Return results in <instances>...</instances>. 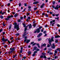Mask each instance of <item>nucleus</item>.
I'll use <instances>...</instances> for the list:
<instances>
[{
    "label": "nucleus",
    "mask_w": 60,
    "mask_h": 60,
    "mask_svg": "<svg viewBox=\"0 0 60 60\" xmlns=\"http://www.w3.org/2000/svg\"><path fill=\"white\" fill-rule=\"evenodd\" d=\"M45 17H48V15L47 14L46 15H45Z\"/></svg>",
    "instance_id": "47"
},
{
    "label": "nucleus",
    "mask_w": 60,
    "mask_h": 60,
    "mask_svg": "<svg viewBox=\"0 0 60 60\" xmlns=\"http://www.w3.org/2000/svg\"><path fill=\"white\" fill-rule=\"evenodd\" d=\"M27 30V28L26 27L24 29V31H26Z\"/></svg>",
    "instance_id": "44"
},
{
    "label": "nucleus",
    "mask_w": 60,
    "mask_h": 60,
    "mask_svg": "<svg viewBox=\"0 0 60 60\" xmlns=\"http://www.w3.org/2000/svg\"><path fill=\"white\" fill-rule=\"evenodd\" d=\"M58 5H57L56 6V7H55V10H58V8H58Z\"/></svg>",
    "instance_id": "14"
},
{
    "label": "nucleus",
    "mask_w": 60,
    "mask_h": 60,
    "mask_svg": "<svg viewBox=\"0 0 60 60\" xmlns=\"http://www.w3.org/2000/svg\"><path fill=\"white\" fill-rule=\"evenodd\" d=\"M17 56V55H14V56H13V58H15V57Z\"/></svg>",
    "instance_id": "27"
},
{
    "label": "nucleus",
    "mask_w": 60,
    "mask_h": 60,
    "mask_svg": "<svg viewBox=\"0 0 60 60\" xmlns=\"http://www.w3.org/2000/svg\"><path fill=\"white\" fill-rule=\"evenodd\" d=\"M2 41L3 42H6L8 41V43L9 44H10L11 43L9 40H8V39H5V38H4V37L2 38Z\"/></svg>",
    "instance_id": "3"
},
{
    "label": "nucleus",
    "mask_w": 60,
    "mask_h": 60,
    "mask_svg": "<svg viewBox=\"0 0 60 60\" xmlns=\"http://www.w3.org/2000/svg\"><path fill=\"white\" fill-rule=\"evenodd\" d=\"M24 39H25L24 40V42H26V41L27 40V39H26L27 38V36H25L24 37Z\"/></svg>",
    "instance_id": "12"
},
{
    "label": "nucleus",
    "mask_w": 60,
    "mask_h": 60,
    "mask_svg": "<svg viewBox=\"0 0 60 60\" xmlns=\"http://www.w3.org/2000/svg\"><path fill=\"white\" fill-rule=\"evenodd\" d=\"M56 50L57 51H60V49H56Z\"/></svg>",
    "instance_id": "50"
},
{
    "label": "nucleus",
    "mask_w": 60,
    "mask_h": 60,
    "mask_svg": "<svg viewBox=\"0 0 60 60\" xmlns=\"http://www.w3.org/2000/svg\"><path fill=\"white\" fill-rule=\"evenodd\" d=\"M44 5H45V4H42V5H41V7H40L41 8H43V7H44Z\"/></svg>",
    "instance_id": "15"
},
{
    "label": "nucleus",
    "mask_w": 60,
    "mask_h": 60,
    "mask_svg": "<svg viewBox=\"0 0 60 60\" xmlns=\"http://www.w3.org/2000/svg\"><path fill=\"white\" fill-rule=\"evenodd\" d=\"M52 22H55V20H53L52 21Z\"/></svg>",
    "instance_id": "58"
},
{
    "label": "nucleus",
    "mask_w": 60,
    "mask_h": 60,
    "mask_svg": "<svg viewBox=\"0 0 60 60\" xmlns=\"http://www.w3.org/2000/svg\"><path fill=\"white\" fill-rule=\"evenodd\" d=\"M20 21H21V20H20V19H19V20H18V22H20Z\"/></svg>",
    "instance_id": "62"
},
{
    "label": "nucleus",
    "mask_w": 60,
    "mask_h": 60,
    "mask_svg": "<svg viewBox=\"0 0 60 60\" xmlns=\"http://www.w3.org/2000/svg\"><path fill=\"white\" fill-rule=\"evenodd\" d=\"M15 26H14V28L15 29H17V31L19 30L20 29L19 27V26L17 25L16 23L15 22L14 23Z\"/></svg>",
    "instance_id": "4"
},
{
    "label": "nucleus",
    "mask_w": 60,
    "mask_h": 60,
    "mask_svg": "<svg viewBox=\"0 0 60 60\" xmlns=\"http://www.w3.org/2000/svg\"><path fill=\"white\" fill-rule=\"evenodd\" d=\"M22 50H21L20 51V53H22Z\"/></svg>",
    "instance_id": "61"
},
{
    "label": "nucleus",
    "mask_w": 60,
    "mask_h": 60,
    "mask_svg": "<svg viewBox=\"0 0 60 60\" xmlns=\"http://www.w3.org/2000/svg\"><path fill=\"white\" fill-rule=\"evenodd\" d=\"M13 16L12 15H9L8 16V18H5V20H9L10 19H11V18H13Z\"/></svg>",
    "instance_id": "6"
},
{
    "label": "nucleus",
    "mask_w": 60,
    "mask_h": 60,
    "mask_svg": "<svg viewBox=\"0 0 60 60\" xmlns=\"http://www.w3.org/2000/svg\"><path fill=\"white\" fill-rule=\"evenodd\" d=\"M28 11H31V10L30 9H28Z\"/></svg>",
    "instance_id": "54"
},
{
    "label": "nucleus",
    "mask_w": 60,
    "mask_h": 60,
    "mask_svg": "<svg viewBox=\"0 0 60 60\" xmlns=\"http://www.w3.org/2000/svg\"><path fill=\"white\" fill-rule=\"evenodd\" d=\"M55 15L56 14H52V16H54L56 15Z\"/></svg>",
    "instance_id": "63"
},
{
    "label": "nucleus",
    "mask_w": 60,
    "mask_h": 60,
    "mask_svg": "<svg viewBox=\"0 0 60 60\" xmlns=\"http://www.w3.org/2000/svg\"><path fill=\"white\" fill-rule=\"evenodd\" d=\"M10 3H8L7 4V6H10Z\"/></svg>",
    "instance_id": "45"
},
{
    "label": "nucleus",
    "mask_w": 60,
    "mask_h": 60,
    "mask_svg": "<svg viewBox=\"0 0 60 60\" xmlns=\"http://www.w3.org/2000/svg\"><path fill=\"white\" fill-rule=\"evenodd\" d=\"M39 12V11H37V12H36V13H37L38 14V12Z\"/></svg>",
    "instance_id": "64"
},
{
    "label": "nucleus",
    "mask_w": 60,
    "mask_h": 60,
    "mask_svg": "<svg viewBox=\"0 0 60 60\" xmlns=\"http://www.w3.org/2000/svg\"><path fill=\"white\" fill-rule=\"evenodd\" d=\"M26 33H27L26 31L24 32L23 34V36H22V37L23 38H24V37H25V36H26V35L28 34V33H27L26 34Z\"/></svg>",
    "instance_id": "7"
},
{
    "label": "nucleus",
    "mask_w": 60,
    "mask_h": 60,
    "mask_svg": "<svg viewBox=\"0 0 60 60\" xmlns=\"http://www.w3.org/2000/svg\"><path fill=\"white\" fill-rule=\"evenodd\" d=\"M53 46L51 47V48H52V49H55V44H54V43H53L52 44Z\"/></svg>",
    "instance_id": "11"
},
{
    "label": "nucleus",
    "mask_w": 60,
    "mask_h": 60,
    "mask_svg": "<svg viewBox=\"0 0 60 60\" xmlns=\"http://www.w3.org/2000/svg\"><path fill=\"white\" fill-rule=\"evenodd\" d=\"M43 58L45 59H46L47 58L46 57V56H45V55H44V57H43Z\"/></svg>",
    "instance_id": "32"
},
{
    "label": "nucleus",
    "mask_w": 60,
    "mask_h": 60,
    "mask_svg": "<svg viewBox=\"0 0 60 60\" xmlns=\"http://www.w3.org/2000/svg\"><path fill=\"white\" fill-rule=\"evenodd\" d=\"M23 19V18L22 17H20V19Z\"/></svg>",
    "instance_id": "60"
},
{
    "label": "nucleus",
    "mask_w": 60,
    "mask_h": 60,
    "mask_svg": "<svg viewBox=\"0 0 60 60\" xmlns=\"http://www.w3.org/2000/svg\"><path fill=\"white\" fill-rule=\"evenodd\" d=\"M42 28V26H40L39 27V28H38L36 29V30L34 31V33L36 34L37 33H39L40 32V29H41Z\"/></svg>",
    "instance_id": "2"
},
{
    "label": "nucleus",
    "mask_w": 60,
    "mask_h": 60,
    "mask_svg": "<svg viewBox=\"0 0 60 60\" xmlns=\"http://www.w3.org/2000/svg\"><path fill=\"white\" fill-rule=\"evenodd\" d=\"M59 19V17H57V18H55V19H57V20H58V19Z\"/></svg>",
    "instance_id": "55"
},
{
    "label": "nucleus",
    "mask_w": 60,
    "mask_h": 60,
    "mask_svg": "<svg viewBox=\"0 0 60 60\" xmlns=\"http://www.w3.org/2000/svg\"><path fill=\"white\" fill-rule=\"evenodd\" d=\"M36 44H37V45L38 46V48H40V46H39V43H34L32 45V46H34Z\"/></svg>",
    "instance_id": "8"
},
{
    "label": "nucleus",
    "mask_w": 60,
    "mask_h": 60,
    "mask_svg": "<svg viewBox=\"0 0 60 60\" xmlns=\"http://www.w3.org/2000/svg\"><path fill=\"white\" fill-rule=\"evenodd\" d=\"M46 46V44H45V43H44V44H43V45H41V48H42L43 47H45V46Z\"/></svg>",
    "instance_id": "13"
},
{
    "label": "nucleus",
    "mask_w": 60,
    "mask_h": 60,
    "mask_svg": "<svg viewBox=\"0 0 60 60\" xmlns=\"http://www.w3.org/2000/svg\"><path fill=\"white\" fill-rule=\"evenodd\" d=\"M52 8H53L55 9V6H53V5H52Z\"/></svg>",
    "instance_id": "38"
},
{
    "label": "nucleus",
    "mask_w": 60,
    "mask_h": 60,
    "mask_svg": "<svg viewBox=\"0 0 60 60\" xmlns=\"http://www.w3.org/2000/svg\"><path fill=\"white\" fill-rule=\"evenodd\" d=\"M53 22H52V21H50V25H51V24H52L53 23Z\"/></svg>",
    "instance_id": "40"
},
{
    "label": "nucleus",
    "mask_w": 60,
    "mask_h": 60,
    "mask_svg": "<svg viewBox=\"0 0 60 60\" xmlns=\"http://www.w3.org/2000/svg\"><path fill=\"white\" fill-rule=\"evenodd\" d=\"M28 9H30L31 8V7L30 6H28Z\"/></svg>",
    "instance_id": "59"
},
{
    "label": "nucleus",
    "mask_w": 60,
    "mask_h": 60,
    "mask_svg": "<svg viewBox=\"0 0 60 60\" xmlns=\"http://www.w3.org/2000/svg\"><path fill=\"white\" fill-rule=\"evenodd\" d=\"M29 26V28L30 29L31 28V27H32V26L31 25V24H30L29 25H27V26H26V27H28V26Z\"/></svg>",
    "instance_id": "10"
},
{
    "label": "nucleus",
    "mask_w": 60,
    "mask_h": 60,
    "mask_svg": "<svg viewBox=\"0 0 60 60\" xmlns=\"http://www.w3.org/2000/svg\"><path fill=\"white\" fill-rule=\"evenodd\" d=\"M45 59H47L48 60H50L51 59V57H47L46 58H45Z\"/></svg>",
    "instance_id": "23"
},
{
    "label": "nucleus",
    "mask_w": 60,
    "mask_h": 60,
    "mask_svg": "<svg viewBox=\"0 0 60 60\" xmlns=\"http://www.w3.org/2000/svg\"><path fill=\"white\" fill-rule=\"evenodd\" d=\"M26 58V56H24V57H23V59H25Z\"/></svg>",
    "instance_id": "56"
},
{
    "label": "nucleus",
    "mask_w": 60,
    "mask_h": 60,
    "mask_svg": "<svg viewBox=\"0 0 60 60\" xmlns=\"http://www.w3.org/2000/svg\"><path fill=\"white\" fill-rule=\"evenodd\" d=\"M44 57V56L43 55H41V56H40V58H43V57Z\"/></svg>",
    "instance_id": "29"
},
{
    "label": "nucleus",
    "mask_w": 60,
    "mask_h": 60,
    "mask_svg": "<svg viewBox=\"0 0 60 60\" xmlns=\"http://www.w3.org/2000/svg\"><path fill=\"white\" fill-rule=\"evenodd\" d=\"M13 37H11V39H10V40H13Z\"/></svg>",
    "instance_id": "34"
},
{
    "label": "nucleus",
    "mask_w": 60,
    "mask_h": 60,
    "mask_svg": "<svg viewBox=\"0 0 60 60\" xmlns=\"http://www.w3.org/2000/svg\"><path fill=\"white\" fill-rule=\"evenodd\" d=\"M0 18L1 19H4V16H2V15H0Z\"/></svg>",
    "instance_id": "21"
},
{
    "label": "nucleus",
    "mask_w": 60,
    "mask_h": 60,
    "mask_svg": "<svg viewBox=\"0 0 60 60\" xmlns=\"http://www.w3.org/2000/svg\"><path fill=\"white\" fill-rule=\"evenodd\" d=\"M54 52H55V53H57V51L56 50H55V51H54Z\"/></svg>",
    "instance_id": "49"
},
{
    "label": "nucleus",
    "mask_w": 60,
    "mask_h": 60,
    "mask_svg": "<svg viewBox=\"0 0 60 60\" xmlns=\"http://www.w3.org/2000/svg\"><path fill=\"white\" fill-rule=\"evenodd\" d=\"M59 14H57L55 15V16H56L57 17H58V16H59Z\"/></svg>",
    "instance_id": "48"
},
{
    "label": "nucleus",
    "mask_w": 60,
    "mask_h": 60,
    "mask_svg": "<svg viewBox=\"0 0 60 60\" xmlns=\"http://www.w3.org/2000/svg\"><path fill=\"white\" fill-rule=\"evenodd\" d=\"M37 51H35L34 52H33V54H35L36 53H37Z\"/></svg>",
    "instance_id": "26"
},
{
    "label": "nucleus",
    "mask_w": 60,
    "mask_h": 60,
    "mask_svg": "<svg viewBox=\"0 0 60 60\" xmlns=\"http://www.w3.org/2000/svg\"><path fill=\"white\" fill-rule=\"evenodd\" d=\"M52 3H53V5L55 4V1H53Z\"/></svg>",
    "instance_id": "37"
},
{
    "label": "nucleus",
    "mask_w": 60,
    "mask_h": 60,
    "mask_svg": "<svg viewBox=\"0 0 60 60\" xmlns=\"http://www.w3.org/2000/svg\"><path fill=\"white\" fill-rule=\"evenodd\" d=\"M38 3H39V2H38V1H37V2L36 1L33 3V4H38Z\"/></svg>",
    "instance_id": "17"
},
{
    "label": "nucleus",
    "mask_w": 60,
    "mask_h": 60,
    "mask_svg": "<svg viewBox=\"0 0 60 60\" xmlns=\"http://www.w3.org/2000/svg\"><path fill=\"white\" fill-rule=\"evenodd\" d=\"M58 58V56H55V57H54V58L55 59H56Z\"/></svg>",
    "instance_id": "33"
},
{
    "label": "nucleus",
    "mask_w": 60,
    "mask_h": 60,
    "mask_svg": "<svg viewBox=\"0 0 60 60\" xmlns=\"http://www.w3.org/2000/svg\"><path fill=\"white\" fill-rule=\"evenodd\" d=\"M27 19H28L29 20H30L31 19V18H30V17H28V18Z\"/></svg>",
    "instance_id": "51"
},
{
    "label": "nucleus",
    "mask_w": 60,
    "mask_h": 60,
    "mask_svg": "<svg viewBox=\"0 0 60 60\" xmlns=\"http://www.w3.org/2000/svg\"><path fill=\"white\" fill-rule=\"evenodd\" d=\"M3 30V29H0V33H1Z\"/></svg>",
    "instance_id": "39"
},
{
    "label": "nucleus",
    "mask_w": 60,
    "mask_h": 60,
    "mask_svg": "<svg viewBox=\"0 0 60 60\" xmlns=\"http://www.w3.org/2000/svg\"><path fill=\"white\" fill-rule=\"evenodd\" d=\"M35 56V54H32V56L34 57Z\"/></svg>",
    "instance_id": "42"
},
{
    "label": "nucleus",
    "mask_w": 60,
    "mask_h": 60,
    "mask_svg": "<svg viewBox=\"0 0 60 60\" xmlns=\"http://www.w3.org/2000/svg\"><path fill=\"white\" fill-rule=\"evenodd\" d=\"M22 25H23V27H25L26 26V25H25V24H24V23H22Z\"/></svg>",
    "instance_id": "24"
},
{
    "label": "nucleus",
    "mask_w": 60,
    "mask_h": 60,
    "mask_svg": "<svg viewBox=\"0 0 60 60\" xmlns=\"http://www.w3.org/2000/svg\"><path fill=\"white\" fill-rule=\"evenodd\" d=\"M45 28H47V27H48V26H47V25H45Z\"/></svg>",
    "instance_id": "46"
},
{
    "label": "nucleus",
    "mask_w": 60,
    "mask_h": 60,
    "mask_svg": "<svg viewBox=\"0 0 60 60\" xmlns=\"http://www.w3.org/2000/svg\"><path fill=\"white\" fill-rule=\"evenodd\" d=\"M20 35V34H19V33H17L15 35H16V36H19V35Z\"/></svg>",
    "instance_id": "25"
},
{
    "label": "nucleus",
    "mask_w": 60,
    "mask_h": 60,
    "mask_svg": "<svg viewBox=\"0 0 60 60\" xmlns=\"http://www.w3.org/2000/svg\"><path fill=\"white\" fill-rule=\"evenodd\" d=\"M18 15L17 14V13L15 14V15H14V17H18Z\"/></svg>",
    "instance_id": "20"
},
{
    "label": "nucleus",
    "mask_w": 60,
    "mask_h": 60,
    "mask_svg": "<svg viewBox=\"0 0 60 60\" xmlns=\"http://www.w3.org/2000/svg\"><path fill=\"white\" fill-rule=\"evenodd\" d=\"M0 14H1L2 15H3L4 14V12H2V13H0Z\"/></svg>",
    "instance_id": "57"
},
{
    "label": "nucleus",
    "mask_w": 60,
    "mask_h": 60,
    "mask_svg": "<svg viewBox=\"0 0 60 60\" xmlns=\"http://www.w3.org/2000/svg\"><path fill=\"white\" fill-rule=\"evenodd\" d=\"M35 23V21H33V23L34 24H33V27H35V26H36V24L34 23Z\"/></svg>",
    "instance_id": "16"
},
{
    "label": "nucleus",
    "mask_w": 60,
    "mask_h": 60,
    "mask_svg": "<svg viewBox=\"0 0 60 60\" xmlns=\"http://www.w3.org/2000/svg\"><path fill=\"white\" fill-rule=\"evenodd\" d=\"M11 25H10V26H9V28H8V29H11Z\"/></svg>",
    "instance_id": "31"
},
{
    "label": "nucleus",
    "mask_w": 60,
    "mask_h": 60,
    "mask_svg": "<svg viewBox=\"0 0 60 60\" xmlns=\"http://www.w3.org/2000/svg\"><path fill=\"white\" fill-rule=\"evenodd\" d=\"M31 54V52L30 51L28 52V54Z\"/></svg>",
    "instance_id": "22"
},
{
    "label": "nucleus",
    "mask_w": 60,
    "mask_h": 60,
    "mask_svg": "<svg viewBox=\"0 0 60 60\" xmlns=\"http://www.w3.org/2000/svg\"><path fill=\"white\" fill-rule=\"evenodd\" d=\"M10 50H11V51L9 53V54H11V53H13V52H14V50H15V49L14 48H10Z\"/></svg>",
    "instance_id": "9"
},
{
    "label": "nucleus",
    "mask_w": 60,
    "mask_h": 60,
    "mask_svg": "<svg viewBox=\"0 0 60 60\" xmlns=\"http://www.w3.org/2000/svg\"><path fill=\"white\" fill-rule=\"evenodd\" d=\"M34 50H36L37 51H39V49H37V47L35 46L33 47V49L32 50V51H34Z\"/></svg>",
    "instance_id": "5"
},
{
    "label": "nucleus",
    "mask_w": 60,
    "mask_h": 60,
    "mask_svg": "<svg viewBox=\"0 0 60 60\" xmlns=\"http://www.w3.org/2000/svg\"><path fill=\"white\" fill-rule=\"evenodd\" d=\"M60 36L59 35H57L55 37V38H60Z\"/></svg>",
    "instance_id": "18"
},
{
    "label": "nucleus",
    "mask_w": 60,
    "mask_h": 60,
    "mask_svg": "<svg viewBox=\"0 0 60 60\" xmlns=\"http://www.w3.org/2000/svg\"><path fill=\"white\" fill-rule=\"evenodd\" d=\"M54 37H51V39H50V38H49V39H48V41H49V45L48 44L47 45V47H50V46H52V44H51V42L53 41H54Z\"/></svg>",
    "instance_id": "1"
},
{
    "label": "nucleus",
    "mask_w": 60,
    "mask_h": 60,
    "mask_svg": "<svg viewBox=\"0 0 60 60\" xmlns=\"http://www.w3.org/2000/svg\"><path fill=\"white\" fill-rule=\"evenodd\" d=\"M58 40L57 39L55 41V43H58Z\"/></svg>",
    "instance_id": "30"
},
{
    "label": "nucleus",
    "mask_w": 60,
    "mask_h": 60,
    "mask_svg": "<svg viewBox=\"0 0 60 60\" xmlns=\"http://www.w3.org/2000/svg\"><path fill=\"white\" fill-rule=\"evenodd\" d=\"M45 55V53H42V55Z\"/></svg>",
    "instance_id": "35"
},
{
    "label": "nucleus",
    "mask_w": 60,
    "mask_h": 60,
    "mask_svg": "<svg viewBox=\"0 0 60 60\" xmlns=\"http://www.w3.org/2000/svg\"><path fill=\"white\" fill-rule=\"evenodd\" d=\"M30 41V40L29 39L27 40H26V43L27 44L28 43H29Z\"/></svg>",
    "instance_id": "19"
},
{
    "label": "nucleus",
    "mask_w": 60,
    "mask_h": 60,
    "mask_svg": "<svg viewBox=\"0 0 60 60\" xmlns=\"http://www.w3.org/2000/svg\"><path fill=\"white\" fill-rule=\"evenodd\" d=\"M38 8H34V11H35Z\"/></svg>",
    "instance_id": "41"
},
{
    "label": "nucleus",
    "mask_w": 60,
    "mask_h": 60,
    "mask_svg": "<svg viewBox=\"0 0 60 60\" xmlns=\"http://www.w3.org/2000/svg\"><path fill=\"white\" fill-rule=\"evenodd\" d=\"M26 14L27 16H29V15L30 14V13H27Z\"/></svg>",
    "instance_id": "52"
},
{
    "label": "nucleus",
    "mask_w": 60,
    "mask_h": 60,
    "mask_svg": "<svg viewBox=\"0 0 60 60\" xmlns=\"http://www.w3.org/2000/svg\"><path fill=\"white\" fill-rule=\"evenodd\" d=\"M41 40V39L39 38V39H38V41H40Z\"/></svg>",
    "instance_id": "43"
},
{
    "label": "nucleus",
    "mask_w": 60,
    "mask_h": 60,
    "mask_svg": "<svg viewBox=\"0 0 60 60\" xmlns=\"http://www.w3.org/2000/svg\"><path fill=\"white\" fill-rule=\"evenodd\" d=\"M27 6V5L26 4V3L24 4V6L26 7Z\"/></svg>",
    "instance_id": "53"
},
{
    "label": "nucleus",
    "mask_w": 60,
    "mask_h": 60,
    "mask_svg": "<svg viewBox=\"0 0 60 60\" xmlns=\"http://www.w3.org/2000/svg\"><path fill=\"white\" fill-rule=\"evenodd\" d=\"M42 34L41 33H39V34H38V35H42Z\"/></svg>",
    "instance_id": "28"
},
{
    "label": "nucleus",
    "mask_w": 60,
    "mask_h": 60,
    "mask_svg": "<svg viewBox=\"0 0 60 60\" xmlns=\"http://www.w3.org/2000/svg\"><path fill=\"white\" fill-rule=\"evenodd\" d=\"M34 42H30V43L31 44V45H32L34 43Z\"/></svg>",
    "instance_id": "36"
}]
</instances>
